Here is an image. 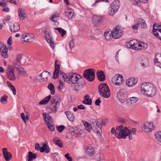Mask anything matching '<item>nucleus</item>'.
Wrapping results in <instances>:
<instances>
[{
    "label": "nucleus",
    "instance_id": "nucleus-20",
    "mask_svg": "<svg viewBox=\"0 0 161 161\" xmlns=\"http://www.w3.org/2000/svg\"><path fill=\"white\" fill-rule=\"evenodd\" d=\"M4 157L6 161H9L12 158V154L10 153L7 152V149L4 148L2 149Z\"/></svg>",
    "mask_w": 161,
    "mask_h": 161
},
{
    "label": "nucleus",
    "instance_id": "nucleus-30",
    "mask_svg": "<svg viewBox=\"0 0 161 161\" xmlns=\"http://www.w3.org/2000/svg\"><path fill=\"white\" fill-rule=\"evenodd\" d=\"M138 99L136 97H130L127 100L126 103L130 106L135 104L137 102Z\"/></svg>",
    "mask_w": 161,
    "mask_h": 161
},
{
    "label": "nucleus",
    "instance_id": "nucleus-12",
    "mask_svg": "<svg viewBox=\"0 0 161 161\" xmlns=\"http://www.w3.org/2000/svg\"><path fill=\"white\" fill-rule=\"evenodd\" d=\"M104 17L102 16L93 15L92 20L93 25L97 26L99 25L104 20Z\"/></svg>",
    "mask_w": 161,
    "mask_h": 161
},
{
    "label": "nucleus",
    "instance_id": "nucleus-17",
    "mask_svg": "<svg viewBox=\"0 0 161 161\" xmlns=\"http://www.w3.org/2000/svg\"><path fill=\"white\" fill-rule=\"evenodd\" d=\"M45 37L47 42L50 44V47L53 49L54 48L55 44L52 41V39L50 36V33L45 31L44 33Z\"/></svg>",
    "mask_w": 161,
    "mask_h": 161
},
{
    "label": "nucleus",
    "instance_id": "nucleus-22",
    "mask_svg": "<svg viewBox=\"0 0 161 161\" xmlns=\"http://www.w3.org/2000/svg\"><path fill=\"white\" fill-rule=\"evenodd\" d=\"M57 62L58 61L56 60L55 62V68L53 75V79H54L58 78L59 74L60 66L59 64H57Z\"/></svg>",
    "mask_w": 161,
    "mask_h": 161
},
{
    "label": "nucleus",
    "instance_id": "nucleus-35",
    "mask_svg": "<svg viewBox=\"0 0 161 161\" xmlns=\"http://www.w3.org/2000/svg\"><path fill=\"white\" fill-rule=\"evenodd\" d=\"M90 97L88 95L85 96L84 97V100L82 101V103L85 104L91 105L92 104V100L89 99Z\"/></svg>",
    "mask_w": 161,
    "mask_h": 161
},
{
    "label": "nucleus",
    "instance_id": "nucleus-40",
    "mask_svg": "<svg viewBox=\"0 0 161 161\" xmlns=\"http://www.w3.org/2000/svg\"><path fill=\"white\" fill-rule=\"evenodd\" d=\"M53 141L54 143L60 147H63V143L59 139H56V138H54Z\"/></svg>",
    "mask_w": 161,
    "mask_h": 161
},
{
    "label": "nucleus",
    "instance_id": "nucleus-43",
    "mask_svg": "<svg viewBox=\"0 0 161 161\" xmlns=\"http://www.w3.org/2000/svg\"><path fill=\"white\" fill-rule=\"evenodd\" d=\"M112 32L110 31H106L105 32L104 35L105 39L107 40H109L110 38Z\"/></svg>",
    "mask_w": 161,
    "mask_h": 161
},
{
    "label": "nucleus",
    "instance_id": "nucleus-16",
    "mask_svg": "<svg viewBox=\"0 0 161 161\" xmlns=\"http://www.w3.org/2000/svg\"><path fill=\"white\" fill-rule=\"evenodd\" d=\"M142 127L146 133L151 132L153 129V124L152 122L145 123L142 125Z\"/></svg>",
    "mask_w": 161,
    "mask_h": 161
},
{
    "label": "nucleus",
    "instance_id": "nucleus-63",
    "mask_svg": "<svg viewBox=\"0 0 161 161\" xmlns=\"http://www.w3.org/2000/svg\"><path fill=\"white\" fill-rule=\"evenodd\" d=\"M101 103V101L99 98H97L95 102V104L96 105L99 106L100 103Z\"/></svg>",
    "mask_w": 161,
    "mask_h": 161
},
{
    "label": "nucleus",
    "instance_id": "nucleus-54",
    "mask_svg": "<svg viewBox=\"0 0 161 161\" xmlns=\"http://www.w3.org/2000/svg\"><path fill=\"white\" fill-rule=\"evenodd\" d=\"M47 125L48 129L51 131H54L55 128L53 124L51 123L48 124Z\"/></svg>",
    "mask_w": 161,
    "mask_h": 161
},
{
    "label": "nucleus",
    "instance_id": "nucleus-7",
    "mask_svg": "<svg viewBox=\"0 0 161 161\" xmlns=\"http://www.w3.org/2000/svg\"><path fill=\"white\" fill-rule=\"evenodd\" d=\"M127 95V91L125 89H121L117 93L118 99L122 103L125 101Z\"/></svg>",
    "mask_w": 161,
    "mask_h": 161
},
{
    "label": "nucleus",
    "instance_id": "nucleus-25",
    "mask_svg": "<svg viewBox=\"0 0 161 161\" xmlns=\"http://www.w3.org/2000/svg\"><path fill=\"white\" fill-rule=\"evenodd\" d=\"M53 102L54 103L55 105H54V108L53 109V111L56 112L58 107L59 106L60 102V99L58 97H54L53 99Z\"/></svg>",
    "mask_w": 161,
    "mask_h": 161
},
{
    "label": "nucleus",
    "instance_id": "nucleus-58",
    "mask_svg": "<svg viewBox=\"0 0 161 161\" xmlns=\"http://www.w3.org/2000/svg\"><path fill=\"white\" fill-rule=\"evenodd\" d=\"M69 45L70 49H72L74 47V44L73 39H72L71 41H70L69 43Z\"/></svg>",
    "mask_w": 161,
    "mask_h": 161
},
{
    "label": "nucleus",
    "instance_id": "nucleus-50",
    "mask_svg": "<svg viewBox=\"0 0 161 161\" xmlns=\"http://www.w3.org/2000/svg\"><path fill=\"white\" fill-rule=\"evenodd\" d=\"M7 48H6V50L5 49V50H3V51H1V53L2 54V56L4 58H7L8 57L7 53Z\"/></svg>",
    "mask_w": 161,
    "mask_h": 161
},
{
    "label": "nucleus",
    "instance_id": "nucleus-61",
    "mask_svg": "<svg viewBox=\"0 0 161 161\" xmlns=\"http://www.w3.org/2000/svg\"><path fill=\"white\" fill-rule=\"evenodd\" d=\"M45 153H49L50 150V148L46 144L45 147Z\"/></svg>",
    "mask_w": 161,
    "mask_h": 161
},
{
    "label": "nucleus",
    "instance_id": "nucleus-31",
    "mask_svg": "<svg viewBox=\"0 0 161 161\" xmlns=\"http://www.w3.org/2000/svg\"><path fill=\"white\" fill-rule=\"evenodd\" d=\"M65 114L67 116L68 119L71 122H73L75 119V117L73 114L70 111H66L64 112Z\"/></svg>",
    "mask_w": 161,
    "mask_h": 161
},
{
    "label": "nucleus",
    "instance_id": "nucleus-36",
    "mask_svg": "<svg viewBox=\"0 0 161 161\" xmlns=\"http://www.w3.org/2000/svg\"><path fill=\"white\" fill-rule=\"evenodd\" d=\"M51 96L50 95L46 97L45 98H44L39 103V104L42 105L47 104L49 102L51 98Z\"/></svg>",
    "mask_w": 161,
    "mask_h": 161
},
{
    "label": "nucleus",
    "instance_id": "nucleus-19",
    "mask_svg": "<svg viewBox=\"0 0 161 161\" xmlns=\"http://www.w3.org/2000/svg\"><path fill=\"white\" fill-rule=\"evenodd\" d=\"M65 14L66 16L68 18L72 19L73 18L74 10L70 8H67L65 9Z\"/></svg>",
    "mask_w": 161,
    "mask_h": 161
},
{
    "label": "nucleus",
    "instance_id": "nucleus-60",
    "mask_svg": "<svg viewBox=\"0 0 161 161\" xmlns=\"http://www.w3.org/2000/svg\"><path fill=\"white\" fill-rule=\"evenodd\" d=\"M12 43V37L11 36H10L7 40V43L9 46H10Z\"/></svg>",
    "mask_w": 161,
    "mask_h": 161
},
{
    "label": "nucleus",
    "instance_id": "nucleus-44",
    "mask_svg": "<svg viewBox=\"0 0 161 161\" xmlns=\"http://www.w3.org/2000/svg\"><path fill=\"white\" fill-rule=\"evenodd\" d=\"M19 15L20 19L21 20H23L25 19V14L22 12V9L21 8H19L18 9Z\"/></svg>",
    "mask_w": 161,
    "mask_h": 161
},
{
    "label": "nucleus",
    "instance_id": "nucleus-47",
    "mask_svg": "<svg viewBox=\"0 0 161 161\" xmlns=\"http://www.w3.org/2000/svg\"><path fill=\"white\" fill-rule=\"evenodd\" d=\"M87 153L90 155H93L95 153L93 148L92 147H89L87 149Z\"/></svg>",
    "mask_w": 161,
    "mask_h": 161
},
{
    "label": "nucleus",
    "instance_id": "nucleus-23",
    "mask_svg": "<svg viewBox=\"0 0 161 161\" xmlns=\"http://www.w3.org/2000/svg\"><path fill=\"white\" fill-rule=\"evenodd\" d=\"M10 29L12 32H16L20 29L19 25L18 23L11 24L10 25Z\"/></svg>",
    "mask_w": 161,
    "mask_h": 161
},
{
    "label": "nucleus",
    "instance_id": "nucleus-14",
    "mask_svg": "<svg viewBox=\"0 0 161 161\" xmlns=\"http://www.w3.org/2000/svg\"><path fill=\"white\" fill-rule=\"evenodd\" d=\"M123 78L122 76L119 74H117L113 79V83L116 85L119 86L123 82Z\"/></svg>",
    "mask_w": 161,
    "mask_h": 161
},
{
    "label": "nucleus",
    "instance_id": "nucleus-18",
    "mask_svg": "<svg viewBox=\"0 0 161 161\" xmlns=\"http://www.w3.org/2000/svg\"><path fill=\"white\" fill-rule=\"evenodd\" d=\"M140 63L143 68L148 67L149 65V62L148 58L145 57H142L140 60Z\"/></svg>",
    "mask_w": 161,
    "mask_h": 161
},
{
    "label": "nucleus",
    "instance_id": "nucleus-3",
    "mask_svg": "<svg viewBox=\"0 0 161 161\" xmlns=\"http://www.w3.org/2000/svg\"><path fill=\"white\" fill-rule=\"evenodd\" d=\"M81 78V77L80 75H77L76 73L71 72L69 74L67 81L69 83L76 85L74 86V88L76 92H78L77 89L80 86L79 82Z\"/></svg>",
    "mask_w": 161,
    "mask_h": 161
},
{
    "label": "nucleus",
    "instance_id": "nucleus-38",
    "mask_svg": "<svg viewBox=\"0 0 161 161\" xmlns=\"http://www.w3.org/2000/svg\"><path fill=\"white\" fill-rule=\"evenodd\" d=\"M95 159L97 161H104L103 155L101 153H98L95 155Z\"/></svg>",
    "mask_w": 161,
    "mask_h": 161
},
{
    "label": "nucleus",
    "instance_id": "nucleus-9",
    "mask_svg": "<svg viewBox=\"0 0 161 161\" xmlns=\"http://www.w3.org/2000/svg\"><path fill=\"white\" fill-rule=\"evenodd\" d=\"M14 67L10 65L8 66L6 71V75L7 77L10 80H14L16 79V77L14 74Z\"/></svg>",
    "mask_w": 161,
    "mask_h": 161
},
{
    "label": "nucleus",
    "instance_id": "nucleus-53",
    "mask_svg": "<svg viewBox=\"0 0 161 161\" xmlns=\"http://www.w3.org/2000/svg\"><path fill=\"white\" fill-rule=\"evenodd\" d=\"M65 128V127L63 125H60L57 127V129L59 132H62Z\"/></svg>",
    "mask_w": 161,
    "mask_h": 161
},
{
    "label": "nucleus",
    "instance_id": "nucleus-62",
    "mask_svg": "<svg viewBox=\"0 0 161 161\" xmlns=\"http://www.w3.org/2000/svg\"><path fill=\"white\" fill-rule=\"evenodd\" d=\"M46 144L44 143L42 147L40 148V151L41 153H43L45 151V147Z\"/></svg>",
    "mask_w": 161,
    "mask_h": 161
},
{
    "label": "nucleus",
    "instance_id": "nucleus-27",
    "mask_svg": "<svg viewBox=\"0 0 161 161\" xmlns=\"http://www.w3.org/2000/svg\"><path fill=\"white\" fill-rule=\"evenodd\" d=\"M97 77L100 81H103L105 79V75L103 72L101 70H98L97 72Z\"/></svg>",
    "mask_w": 161,
    "mask_h": 161
},
{
    "label": "nucleus",
    "instance_id": "nucleus-13",
    "mask_svg": "<svg viewBox=\"0 0 161 161\" xmlns=\"http://www.w3.org/2000/svg\"><path fill=\"white\" fill-rule=\"evenodd\" d=\"M50 77L49 73L47 71H43L36 78V80L39 81H46Z\"/></svg>",
    "mask_w": 161,
    "mask_h": 161
},
{
    "label": "nucleus",
    "instance_id": "nucleus-39",
    "mask_svg": "<svg viewBox=\"0 0 161 161\" xmlns=\"http://www.w3.org/2000/svg\"><path fill=\"white\" fill-rule=\"evenodd\" d=\"M82 122L86 130L88 131H90V130L92 129V126L86 121H82Z\"/></svg>",
    "mask_w": 161,
    "mask_h": 161
},
{
    "label": "nucleus",
    "instance_id": "nucleus-5",
    "mask_svg": "<svg viewBox=\"0 0 161 161\" xmlns=\"http://www.w3.org/2000/svg\"><path fill=\"white\" fill-rule=\"evenodd\" d=\"M95 70L93 69H88L84 72L83 77L88 81H92L95 78Z\"/></svg>",
    "mask_w": 161,
    "mask_h": 161
},
{
    "label": "nucleus",
    "instance_id": "nucleus-64",
    "mask_svg": "<svg viewBox=\"0 0 161 161\" xmlns=\"http://www.w3.org/2000/svg\"><path fill=\"white\" fill-rule=\"evenodd\" d=\"M65 157L69 161H72V158L69 156V153H67L65 154Z\"/></svg>",
    "mask_w": 161,
    "mask_h": 161
},
{
    "label": "nucleus",
    "instance_id": "nucleus-1",
    "mask_svg": "<svg viewBox=\"0 0 161 161\" xmlns=\"http://www.w3.org/2000/svg\"><path fill=\"white\" fill-rule=\"evenodd\" d=\"M140 91L144 96L149 97L154 96L156 93L155 87L152 83L148 82L141 84Z\"/></svg>",
    "mask_w": 161,
    "mask_h": 161
},
{
    "label": "nucleus",
    "instance_id": "nucleus-49",
    "mask_svg": "<svg viewBox=\"0 0 161 161\" xmlns=\"http://www.w3.org/2000/svg\"><path fill=\"white\" fill-rule=\"evenodd\" d=\"M21 117L22 120L25 123H26V121H28V120L29 117L28 115H25L24 113H21Z\"/></svg>",
    "mask_w": 161,
    "mask_h": 161
},
{
    "label": "nucleus",
    "instance_id": "nucleus-6",
    "mask_svg": "<svg viewBox=\"0 0 161 161\" xmlns=\"http://www.w3.org/2000/svg\"><path fill=\"white\" fill-rule=\"evenodd\" d=\"M119 5V0H117L114 1L110 6V9H109V14L111 16L114 15L118 10Z\"/></svg>",
    "mask_w": 161,
    "mask_h": 161
},
{
    "label": "nucleus",
    "instance_id": "nucleus-55",
    "mask_svg": "<svg viewBox=\"0 0 161 161\" xmlns=\"http://www.w3.org/2000/svg\"><path fill=\"white\" fill-rule=\"evenodd\" d=\"M6 46L4 45L3 43L0 42V51H3L6 49Z\"/></svg>",
    "mask_w": 161,
    "mask_h": 161
},
{
    "label": "nucleus",
    "instance_id": "nucleus-48",
    "mask_svg": "<svg viewBox=\"0 0 161 161\" xmlns=\"http://www.w3.org/2000/svg\"><path fill=\"white\" fill-rule=\"evenodd\" d=\"M139 45L140 46L138 48L139 50H145L147 47V45L146 44H144L142 42H139Z\"/></svg>",
    "mask_w": 161,
    "mask_h": 161
},
{
    "label": "nucleus",
    "instance_id": "nucleus-24",
    "mask_svg": "<svg viewBox=\"0 0 161 161\" xmlns=\"http://www.w3.org/2000/svg\"><path fill=\"white\" fill-rule=\"evenodd\" d=\"M137 80L134 78L132 77L127 80L126 83L128 86H132L135 85L137 82Z\"/></svg>",
    "mask_w": 161,
    "mask_h": 161
},
{
    "label": "nucleus",
    "instance_id": "nucleus-28",
    "mask_svg": "<svg viewBox=\"0 0 161 161\" xmlns=\"http://www.w3.org/2000/svg\"><path fill=\"white\" fill-rule=\"evenodd\" d=\"M134 5L140 7L142 4L146 3L147 2V0H130Z\"/></svg>",
    "mask_w": 161,
    "mask_h": 161
},
{
    "label": "nucleus",
    "instance_id": "nucleus-59",
    "mask_svg": "<svg viewBox=\"0 0 161 161\" xmlns=\"http://www.w3.org/2000/svg\"><path fill=\"white\" fill-rule=\"evenodd\" d=\"M10 16H7L3 20V23L5 24L6 22H8L10 19Z\"/></svg>",
    "mask_w": 161,
    "mask_h": 161
},
{
    "label": "nucleus",
    "instance_id": "nucleus-29",
    "mask_svg": "<svg viewBox=\"0 0 161 161\" xmlns=\"http://www.w3.org/2000/svg\"><path fill=\"white\" fill-rule=\"evenodd\" d=\"M59 17V14L58 12H55L54 13H53L51 17V21L54 23V25L56 26H57L58 25L59 23L58 22L57 20V18Z\"/></svg>",
    "mask_w": 161,
    "mask_h": 161
},
{
    "label": "nucleus",
    "instance_id": "nucleus-52",
    "mask_svg": "<svg viewBox=\"0 0 161 161\" xmlns=\"http://www.w3.org/2000/svg\"><path fill=\"white\" fill-rule=\"evenodd\" d=\"M60 76H61L62 78L63 79L62 81H63V82H65L68 78L67 75L64 73L61 72L60 73Z\"/></svg>",
    "mask_w": 161,
    "mask_h": 161
},
{
    "label": "nucleus",
    "instance_id": "nucleus-46",
    "mask_svg": "<svg viewBox=\"0 0 161 161\" xmlns=\"http://www.w3.org/2000/svg\"><path fill=\"white\" fill-rule=\"evenodd\" d=\"M138 20L139 21V22H140V23H139V25H141L142 28H145L146 27V24L144 20H143L141 18H139L138 19Z\"/></svg>",
    "mask_w": 161,
    "mask_h": 161
},
{
    "label": "nucleus",
    "instance_id": "nucleus-11",
    "mask_svg": "<svg viewBox=\"0 0 161 161\" xmlns=\"http://www.w3.org/2000/svg\"><path fill=\"white\" fill-rule=\"evenodd\" d=\"M123 31L121 27L118 26L113 29L112 32V37L116 39L119 38L122 35Z\"/></svg>",
    "mask_w": 161,
    "mask_h": 161
},
{
    "label": "nucleus",
    "instance_id": "nucleus-37",
    "mask_svg": "<svg viewBox=\"0 0 161 161\" xmlns=\"http://www.w3.org/2000/svg\"><path fill=\"white\" fill-rule=\"evenodd\" d=\"M28 153V161H31L33 159L36 158V154L33 153L31 152H29Z\"/></svg>",
    "mask_w": 161,
    "mask_h": 161
},
{
    "label": "nucleus",
    "instance_id": "nucleus-26",
    "mask_svg": "<svg viewBox=\"0 0 161 161\" xmlns=\"http://www.w3.org/2000/svg\"><path fill=\"white\" fill-rule=\"evenodd\" d=\"M154 62L156 66L161 68V53H157L155 55Z\"/></svg>",
    "mask_w": 161,
    "mask_h": 161
},
{
    "label": "nucleus",
    "instance_id": "nucleus-21",
    "mask_svg": "<svg viewBox=\"0 0 161 161\" xmlns=\"http://www.w3.org/2000/svg\"><path fill=\"white\" fill-rule=\"evenodd\" d=\"M21 58V57L20 55H17L15 61L13 63L14 67L16 69H17V68H19V67H21L20 66L21 65L20 62Z\"/></svg>",
    "mask_w": 161,
    "mask_h": 161
},
{
    "label": "nucleus",
    "instance_id": "nucleus-56",
    "mask_svg": "<svg viewBox=\"0 0 161 161\" xmlns=\"http://www.w3.org/2000/svg\"><path fill=\"white\" fill-rule=\"evenodd\" d=\"M102 130L101 128L98 129L96 131V135L98 137L101 136V132H102Z\"/></svg>",
    "mask_w": 161,
    "mask_h": 161
},
{
    "label": "nucleus",
    "instance_id": "nucleus-15",
    "mask_svg": "<svg viewBox=\"0 0 161 161\" xmlns=\"http://www.w3.org/2000/svg\"><path fill=\"white\" fill-rule=\"evenodd\" d=\"M35 36L32 34L25 33L22 36V38L24 42H31L34 40Z\"/></svg>",
    "mask_w": 161,
    "mask_h": 161
},
{
    "label": "nucleus",
    "instance_id": "nucleus-10",
    "mask_svg": "<svg viewBox=\"0 0 161 161\" xmlns=\"http://www.w3.org/2000/svg\"><path fill=\"white\" fill-rule=\"evenodd\" d=\"M152 32L153 34L161 40V25L155 24L153 25Z\"/></svg>",
    "mask_w": 161,
    "mask_h": 161
},
{
    "label": "nucleus",
    "instance_id": "nucleus-34",
    "mask_svg": "<svg viewBox=\"0 0 161 161\" xmlns=\"http://www.w3.org/2000/svg\"><path fill=\"white\" fill-rule=\"evenodd\" d=\"M127 131L129 132H127L128 135H127V136H129V138L130 140H131L132 138V134L133 135H135L136 132V130L135 128H132L130 130L129 129L127 128Z\"/></svg>",
    "mask_w": 161,
    "mask_h": 161
},
{
    "label": "nucleus",
    "instance_id": "nucleus-42",
    "mask_svg": "<svg viewBox=\"0 0 161 161\" xmlns=\"http://www.w3.org/2000/svg\"><path fill=\"white\" fill-rule=\"evenodd\" d=\"M48 89L50 90L51 93L53 95L55 93V88L53 85L52 83H50L48 84L47 86Z\"/></svg>",
    "mask_w": 161,
    "mask_h": 161
},
{
    "label": "nucleus",
    "instance_id": "nucleus-51",
    "mask_svg": "<svg viewBox=\"0 0 161 161\" xmlns=\"http://www.w3.org/2000/svg\"><path fill=\"white\" fill-rule=\"evenodd\" d=\"M63 81H61L60 80H59V85L58 86V89L60 91H61L64 87V84Z\"/></svg>",
    "mask_w": 161,
    "mask_h": 161
},
{
    "label": "nucleus",
    "instance_id": "nucleus-33",
    "mask_svg": "<svg viewBox=\"0 0 161 161\" xmlns=\"http://www.w3.org/2000/svg\"><path fill=\"white\" fill-rule=\"evenodd\" d=\"M16 70L18 71V73L19 75L24 77L27 76L26 71L22 67H19V68H17V69Z\"/></svg>",
    "mask_w": 161,
    "mask_h": 161
},
{
    "label": "nucleus",
    "instance_id": "nucleus-32",
    "mask_svg": "<svg viewBox=\"0 0 161 161\" xmlns=\"http://www.w3.org/2000/svg\"><path fill=\"white\" fill-rule=\"evenodd\" d=\"M92 126L93 130H97L98 129L101 128L99 127V125L98 123V120L93 119L92 120Z\"/></svg>",
    "mask_w": 161,
    "mask_h": 161
},
{
    "label": "nucleus",
    "instance_id": "nucleus-2",
    "mask_svg": "<svg viewBox=\"0 0 161 161\" xmlns=\"http://www.w3.org/2000/svg\"><path fill=\"white\" fill-rule=\"evenodd\" d=\"M127 130V127H124L120 125L117 126L116 130L114 127L112 128L111 130V132L112 134L115 133L114 135L116 138L125 139L128 135L127 132H129Z\"/></svg>",
    "mask_w": 161,
    "mask_h": 161
},
{
    "label": "nucleus",
    "instance_id": "nucleus-45",
    "mask_svg": "<svg viewBox=\"0 0 161 161\" xmlns=\"http://www.w3.org/2000/svg\"><path fill=\"white\" fill-rule=\"evenodd\" d=\"M155 136L156 140L161 143V131L157 132Z\"/></svg>",
    "mask_w": 161,
    "mask_h": 161
},
{
    "label": "nucleus",
    "instance_id": "nucleus-41",
    "mask_svg": "<svg viewBox=\"0 0 161 161\" xmlns=\"http://www.w3.org/2000/svg\"><path fill=\"white\" fill-rule=\"evenodd\" d=\"M43 117L45 119L46 124L47 125L52 122L51 118L48 115L43 114Z\"/></svg>",
    "mask_w": 161,
    "mask_h": 161
},
{
    "label": "nucleus",
    "instance_id": "nucleus-4",
    "mask_svg": "<svg viewBox=\"0 0 161 161\" xmlns=\"http://www.w3.org/2000/svg\"><path fill=\"white\" fill-rule=\"evenodd\" d=\"M98 89L100 94L104 97L108 98L110 97V90L106 83L100 84L98 87Z\"/></svg>",
    "mask_w": 161,
    "mask_h": 161
},
{
    "label": "nucleus",
    "instance_id": "nucleus-8",
    "mask_svg": "<svg viewBox=\"0 0 161 161\" xmlns=\"http://www.w3.org/2000/svg\"><path fill=\"white\" fill-rule=\"evenodd\" d=\"M125 46L128 48L133 49L136 50H139V42L135 40L130 41L129 42L125 43Z\"/></svg>",
    "mask_w": 161,
    "mask_h": 161
},
{
    "label": "nucleus",
    "instance_id": "nucleus-57",
    "mask_svg": "<svg viewBox=\"0 0 161 161\" xmlns=\"http://www.w3.org/2000/svg\"><path fill=\"white\" fill-rule=\"evenodd\" d=\"M8 98L7 96L5 95L2 96L1 98L0 101L1 103H3L4 101H7Z\"/></svg>",
    "mask_w": 161,
    "mask_h": 161
}]
</instances>
